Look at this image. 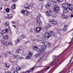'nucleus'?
Here are the masks:
<instances>
[{"label":"nucleus","instance_id":"obj_3","mask_svg":"<svg viewBox=\"0 0 73 73\" xmlns=\"http://www.w3.org/2000/svg\"><path fill=\"white\" fill-rule=\"evenodd\" d=\"M54 11L56 13H58L60 11V8L58 5H55L53 8Z\"/></svg>","mask_w":73,"mask_h":73},{"label":"nucleus","instance_id":"obj_35","mask_svg":"<svg viewBox=\"0 0 73 73\" xmlns=\"http://www.w3.org/2000/svg\"><path fill=\"white\" fill-rule=\"evenodd\" d=\"M20 38L21 39H23V38H25V36L23 35L20 36Z\"/></svg>","mask_w":73,"mask_h":73},{"label":"nucleus","instance_id":"obj_31","mask_svg":"<svg viewBox=\"0 0 73 73\" xmlns=\"http://www.w3.org/2000/svg\"><path fill=\"white\" fill-rule=\"evenodd\" d=\"M16 69L17 70L19 71V70H21V68L19 67H17L16 68Z\"/></svg>","mask_w":73,"mask_h":73},{"label":"nucleus","instance_id":"obj_39","mask_svg":"<svg viewBox=\"0 0 73 73\" xmlns=\"http://www.w3.org/2000/svg\"><path fill=\"white\" fill-rule=\"evenodd\" d=\"M51 1H52L53 3H56L57 1V0H50Z\"/></svg>","mask_w":73,"mask_h":73},{"label":"nucleus","instance_id":"obj_22","mask_svg":"<svg viewBox=\"0 0 73 73\" xmlns=\"http://www.w3.org/2000/svg\"><path fill=\"white\" fill-rule=\"evenodd\" d=\"M63 12L64 13H68V9H67V8H64L63 11Z\"/></svg>","mask_w":73,"mask_h":73},{"label":"nucleus","instance_id":"obj_2","mask_svg":"<svg viewBox=\"0 0 73 73\" xmlns=\"http://www.w3.org/2000/svg\"><path fill=\"white\" fill-rule=\"evenodd\" d=\"M21 13L23 14V15H26V16H28L31 15V13L27 10H25L24 9H23L21 11Z\"/></svg>","mask_w":73,"mask_h":73},{"label":"nucleus","instance_id":"obj_36","mask_svg":"<svg viewBox=\"0 0 73 73\" xmlns=\"http://www.w3.org/2000/svg\"><path fill=\"white\" fill-rule=\"evenodd\" d=\"M22 69H24V68H25V66L24 65H23L21 66Z\"/></svg>","mask_w":73,"mask_h":73},{"label":"nucleus","instance_id":"obj_29","mask_svg":"<svg viewBox=\"0 0 73 73\" xmlns=\"http://www.w3.org/2000/svg\"><path fill=\"white\" fill-rule=\"evenodd\" d=\"M41 55V54L40 53H39V54H37L36 55V58H39L40 57V56Z\"/></svg>","mask_w":73,"mask_h":73},{"label":"nucleus","instance_id":"obj_50","mask_svg":"<svg viewBox=\"0 0 73 73\" xmlns=\"http://www.w3.org/2000/svg\"><path fill=\"white\" fill-rule=\"evenodd\" d=\"M40 37V36L39 35H38L37 36V38H39Z\"/></svg>","mask_w":73,"mask_h":73},{"label":"nucleus","instance_id":"obj_7","mask_svg":"<svg viewBox=\"0 0 73 73\" xmlns=\"http://www.w3.org/2000/svg\"><path fill=\"white\" fill-rule=\"evenodd\" d=\"M37 23L39 24L40 25H42V22L41 21V20H40V17L38 16L37 17Z\"/></svg>","mask_w":73,"mask_h":73},{"label":"nucleus","instance_id":"obj_45","mask_svg":"<svg viewBox=\"0 0 73 73\" xmlns=\"http://www.w3.org/2000/svg\"><path fill=\"white\" fill-rule=\"evenodd\" d=\"M52 58L53 60H55L56 58V57L55 56H53L52 57Z\"/></svg>","mask_w":73,"mask_h":73},{"label":"nucleus","instance_id":"obj_46","mask_svg":"<svg viewBox=\"0 0 73 73\" xmlns=\"http://www.w3.org/2000/svg\"><path fill=\"white\" fill-rule=\"evenodd\" d=\"M13 57L14 58H16V56H15V55H14L13 56Z\"/></svg>","mask_w":73,"mask_h":73},{"label":"nucleus","instance_id":"obj_52","mask_svg":"<svg viewBox=\"0 0 73 73\" xmlns=\"http://www.w3.org/2000/svg\"><path fill=\"white\" fill-rule=\"evenodd\" d=\"M33 6V4L30 5V6H29V8H30V7H32Z\"/></svg>","mask_w":73,"mask_h":73},{"label":"nucleus","instance_id":"obj_60","mask_svg":"<svg viewBox=\"0 0 73 73\" xmlns=\"http://www.w3.org/2000/svg\"><path fill=\"white\" fill-rule=\"evenodd\" d=\"M72 58H71V60L69 62V63H70V62H71V61H72V60H72Z\"/></svg>","mask_w":73,"mask_h":73},{"label":"nucleus","instance_id":"obj_37","mask_svg":"<svg viewBox=\"0 0 73 73\" xmlns=\"http://www.w3.org/2000/svg\"><path fill=\"white\" fill-rule=\"evenodd\" d=\"M20 58V56L18 55H17L16 56V59H19Z\"/></svg>","mask_w":73,"mask_h":73},{"label":"nucleus","instance_id":"obj_25","mask_svg":"<svg viewBox=\"0 0 73 73\" xmlns=\"http://www.w3.org/2000/svg\"><path fill=\"white\" fill-rule=\"evenodd\" d=\"M3 38L5 40H7L8 38V35H5L3 36Z\"/></svg>","mask_w":73,"mask_h":73},{"label":"nucleus","instance_id":"obj_10","mask_svg":"<svg viewBox=\"0 0 73 73\" xmlns=\"http://www.w3.org/2000/svg\"><path fill=\"white\" fill-rule=\"evenodd\" d=\"M67 8L70 11H72L73 10V5L72 4H69L68 5Z\"/></svg>","mask_w":73,"mask_h":73},{"label":"nucleus","instance_id":"obj_44","mask_svg":"<svg viewBox=\"0 0 73 73\" xmlns=\"http://www.w3.org/2000/svg\"><path fill=\"white\" fill-rule=\"evenodd\" d=\"M3 35V33H0V38Z\"/></svg>","mask_w":73,"mask_h":73},{"label":"nucleus","instance_id":"obj_19","mask_svg":"<svg viewBox=\"0 0 73 73\" xmlns=\"http://www.w3.org/2000/svg\"><path fill=\"white\" fill-rule=\"evenodd\" d=\"M50 35V36H56V34L54 33L52 31H51Z\"/></svg>","mask_w":73,"mask_h":73},{"label":"nucleus","instance_id":"obj_1","mask_svg":"<svg viewBox=\"0 0 73 73\" xmlns=\"http://www.w3.org/2000/svg\"><path fill=\"white\" fill-rule=\"evenodd\" d=\"M41 48H39L38 51V52L40 53L41 54H44V49H45L46 48V46L45 44L42 45L41 46Z\"/></svg>","mask_w":73,"mask_h":73},{"label":"nucleus","instance_id":"obj_42","mask_svg":"<svg viewBox=\"0 0 73 73\" xmlns=\"http://www.w3.org/2000/svg\"><path fill=\"white\" fill-rule=\"evenodd\" d=\"M51 45V44L50 43H47V46H50Z\"/></svg>","mask_w":73,"mask_h":73},{"label":"nucleus","instance_id":"obj_53","mask_svg":"<svg viewBox=\"0 0 73 73\" xmlns=\"http://www.w3.org/2000/svg\"><path fill=\"white\" fill-rule=\"evenodd\" d=\"M13 73H19V72L17 71H15Z\"/></svg>","mask_w":73,"mask_h":73},{"label":"nucleus","instance_id":"obj_61","mask_svg":"<svg viewBox=\"0 0 73 73\" xmlns=\"http://www.w3.org/2000/svg\"><path fill=\"white\" fill-rule=\"evenodd\" d=\"M41 60V58H40V59H39V60H38V61H40V60Z\"/></svg>","mask_w":73,"mask_h":73},{"label":"nucleus","instance_id":"obj_38","mask_svg":"<svg viewBox=\"0 0 73 73\" xmlns=\"http://www.w3.org/2000/svg\"><path fill=\"white\" fill-rule=\"evenodd\" d=\"M41 9L42 10H43V12L44 11V7H43V6H42Z\"/></svg>","mask_w":73,"mask_h":73},{"label":"nucleus","instance_id":"obj_40","mask_svg":"<svg viewBox=\"0 0 73 73\" xmlns=\"http://www.w3.org/2000/svg\"><path fill=\"white\" fill-rule=\"evenodd\" d=\"M19 41H20V40H19V39H18L16 41V44L18 43V42H19Z\"/></svg>","mask_w":73,"mask_h":73},{"label":"nucleus","instance_id":"obj_8","mask_svg":"<svg viewBox=\"0 0 73 73\" xmlns=\"http://www.w3.org/2000/svg\"><path fill=\"white\" fill-rule=\"evenodd\" d=\"M42 30V28L40 27H38L35 29V31L37 33H40Z\"/></svg>","mask_w":73,"mask_h":73},{"label":"nucleus","instance_id":"obj_15","mask_svg":"<svg viewBox=\"0 0 73 73\" xmlns=\"http://www.w3.org/2000/svg\"><path fill=\"white\" fill-rule=\"evenodd\" d=\"M8 29L7 28L5 29H4L2 30V32L4 33H8Z\"/></svg>","mask_w":73,"mask_h":73},{"label":"nucleus","instance_id":"obj_17","mask_svg":"<svg viewBox=\"0 0 73 73\" xmlns=\"http://www.w3.org/2000/svg\"><path fill=\"white\" fill-rule=\"evenodd\" d=\"M51 22L52 24L54 25H57V21L54 20L52 21Z\"/></svg>","mask_w":73,"mask_h":73},{"label":"nucleus","instance_id":"obj_27","mask_svg":"<svg viewBox=\"0 0 73 73\" xmlns=\"http://www.w3.org/2000/svg\"><path fill=\"white\" fill-rule=\"evenodd\" d=\"M15 5H16V4H13V6L11 7V9H16V6Z\"/></svg>","mask_w":73,"mask_h":73},{"label":"nucleus","instance_id":"obj_41","mask_svg":"<svg viewBox=\"0 0 73 73\" xmlns=\"http://www.w3.org/2000/svg\"><path fill=\"white\" fill-rule=\"evenodd\" d=\"M56 62V61L53 62L51 64V65H54V64Z\"/></svg>","mask_w":73,"mask_h":73},{"label":"nucleus","instance_id":"obj_63","mask_svg":"<svg viewBox=\"0 0 73 73\" xmlns=\"http://www.w3.org/2000/svg\"><path fill=\"white\" fill-rule=\"evenodd\" d=\"M2 9V7H0V10H1Z\"/></svg>","mask_w":73,"mask_h":73},{"label":"nucleus","instance_id":"obj_48","mask_svg":"<svg viewBox=\"0 0 73 73\" xmlns=\"http://www.w3.org/2000/svg\"><path fill=\"white\" fill-rule=\"evenodd\" d=\"M58 2H62V1H63V0H58Z\"/></svg>","mask_w":73,"mask_h":73},{"label":"nucleus","instance_id":"obj_20","mask_svg":"<svg viewBox=\"0 0 73 73\" xmlns=\"http://www.w3.org/2000/svg\"><path fill=\"white\" fill-rule=\"evenodd\" d=\"M68 5L66 3H63L62 5V7L64 8H66L67 7H68Z\"/></svg>","mask_w":73,"mask_h":73},{"label":"nucleus","instance_id":"obj_9","mask_svg":"<svg viewBox=\"0 0 73 73\" xmlns=\"http://www.w3.org/2000/svg\"><path fill=\"white\" fill-rule=\"evenodd\" d=\"M47 2L46 5V7L47 9H48L50 8V5H51V3H50V2L49 1H47Z\"/></svg>","mask_w":73,"mask_h":73},{"label":"nucleus","instance_id":"obj_4","mask_svg":"<svg viewBox=\"0 0 73 73\" xmlns=\"http://www.w3.org/2000/svg\"><path fill=\"white\" fill-rule=\"evenodd\" d=\"M43 37L46 40H48L50 37V35L48 33L45 32L43 34Z\"/></svg>","mask_w":73,"mask_h":73},{"label":"nucleus","instance_id":"obj_21","mask_svg":"<svg viewBox=\"0 0 73 73\" xmlns=\"http://www.w3.org/2000/svg\"><path fill=\"white\" fill-rule=\"evenodd\" d=\"M61 16L62 18H63V19H68V17L66 15L64 14H62Z\"/></svg>","mask_w":73,"mask_h":73},{"label":"nucleus","instance_id":"obj_28","mask_svg":"<svg viewBox=\"0 0 73 73\" xmlns=\"http://www.w3.org/2000/svg\"><path fill=\"white\" fill-rule=\"evenodd\" d=\"M33 49L34 50H37L38 49V47H37V46H35L34 47Z\"/></svg>","mask_w":73,"mask_h":73},{"label":"nucleus","instance_id":"obj_13","mask_svg":"<svg viewBox=\"0 0 73 73\" xmlns=\"http://www.w3.org/2000/svg\"><path fill=\"white\" fill-rule=\"evenodd\" d=\"M68 26L67 25H66L64 26V27L63 29H62V31L64 32H65L66 31L68 30Z\"/></svg>","mask_w":73,"mask_h":73},{"label":"nucleus","instance_id":"obj_11","mask_svg":"<svg viewBox=\"0 0 73 73\" xmlns=\"http://www.w3.org/2000/svg\"><path fill=\"white\" fill-rule=\"evenodd\" d=\"M5 46H9V45H11V46L13 45V44H12V42H10L9 41H5Z\"/></svg>","mask_w":73,"mask_h":73},{"label":"nucleus","instance_id":"obj_64","mask_svg":"<svg viewBox=\"0 0 73 73\" xmlns=\"http://www.w3.org/2000/svg\"><path fill=\"white\" fill-rule=\"evenodd\" d=\"M39 1H44V0H39Z\"/></svg>","mask_w":73,"mask_h":73},{"label":"nucleus","instance_id":"obj_59","mask_svg":"<svg viewBox=\"0 0 73 73\" xmlns=\"http://www.w3.org/2000/svg\"><path fill=\"white\" fill-rule=\"evenodd\" d=\"M28 42H29L27 41V42H25V44H27V43H28Z\"/></svg>","mask_w":73,"mask_h":73},{"label":"nucleus","instance_id":"obj_49","mask_svg":"<svg viewBox=\"0 0 73 73\" xmlns=\"http://www.w3.org/2000/svg\"><path fill=\"white\" fill-rule=\"evenodd\" d=\"M54 17H56L57 15L56 14H54L53 15Z\"/></svg>","mask_w":73,"mask_h":73},{"label":"nucleus","instance_id":"obj_33","mask_svg":"<svg viewBox=\"0 0 73 73\" xmlns=\"http://www.w3.org/2000/svg\"><path fill=\"white\" fill-rule=\"evenodd\" d=\"M52 27V25H48L46 26V28L48 29L49 28H50V27Z\"/></svg>","mask_w":73,"mask_h":73},{"label":"nucleus","instance_id":"obj_56","mask_svg":"<svg viewBox=\"0 0 73 73\" xmlns=\"http://www.w3.org/2000/svg\"><path fill=\"white\" fill-rule=\"evenodd\" d=\"M13 1L14 2H16V1H17V0H13Z\"/></svg>","mask_w":73,"mask_h":73},{"label":"nucleus","instance_id":"obj_14","mask_svg":"<svg viewBox=\"0 0 73 73\" xmlns=\"http://www.w3.org/2000/svg\"><path fill=\"white\" fill-rule=\"evenodd\" d=\"M39 41H40L41 43L44 44L45 42V40L42 38H41L39 40Z\"/></svg>","mask_w":73,"mask_h":73},{"label":"nucleus","instance_id":"obj_16","mask_svg":"<svg viewBox=\"0 0 73 73\" xmlns=\"http://www.w3.org/2000/svg\"><path fill=\"white\" fill-rule=\"evenodd\" d=\"M25 7L27 9H30V8H29V5L27 3L25 4Z\"/></svg>","mask_w":73,"mask_h":73},{"label":"nucleus","instance_id":"obj_47","mask_svg":"<svg viewBox=\"0 0 73 73\" xmlns=\"http://www.w3.org/2000/svg\"><path fill=\"white\" fill-rule=\"evenodd\" d=\"M5 73H11V72L9 71H6Z\"/></svg>","mask_w":73,"mask_h":73},{"label":"nucleus","instance_id":"obj_43","mask_svg":"<svg viewBox=\"0 0 73 73\" xmlns=\"http://www.w3.org/2000/svg\"><path fill=\"white\" fill-rule=\"evenodd\" d=\"M49 69V67H48L45 70V71H46V70H48V69Z\"/></svg>","mask_w":73,"mask_h":73},{"label":"nucleus","instance_id":"obj_54","mask_svg":"<svg viewBox=\"0 0 73 73\" xmlns=\"http://www.w3.org/2000/svg\"><path fill=\"white\" fill-rule=\"evenodd\" d=\"M33 40L34 41H36V39L35 38H34Z\"/></svg>","mask_w":73,"mask_h":73},{"label":"nucleus","instance_id":"obj_23","mask_svg":"<svg viewBox=\"0 0 73 73\" xmlns=\"http://www.w3.org/2000/svg\"><path fill=\"white\" fill-rule=\"evenodd\" d=\"M6 66L7 68H9L11 66V64L9 63H7L6 64Z\"/></svg>","mask_w":73,"mask_h":73},{"label":"nucleus","instance_id":"obj_57","mask_svg":"<svg viewBox=\"0 0 73 73\" xmlns=\"http://www.w3.org/2000/svg\"><path fill=\"white\" fill-rule=\"evenodd\" d=\"M8 53L10 54H11V52L10 51H9L8 52Z\"/></svg>","mask_w":73,"mask_h":73},{"label":"nucleus","instance_id":"obj_24","mask_svg":"<svg viewBox=\"0 0 73 73\" xmlns=\"http://www.w3.org/2000/svg\"><path fill=\"white\" fill-rule=\"evenodd\" d=\"M5 25L6 26H7V27H9V22L8 21H7L5 23Z\"/></svg>","mask_w":73,"mask_h":73},{"label":"nucleus","instance_id":"obj_34","mask_svg":"<svg viewBox=\"0 0 73 73\" xmlns=\"http://www.w3.org/2000/svg\"><path fill=\"white\" fill-rule=\"evenodd\" d=\"M5 11L6 12H9V11H10V9L8 8H7L5 9Z\"/></svg>","mask_w":73,"mask_h":73},{"label":"nucleus","instance_id":"obj_6","mask_svg":"<svg viewBox=\"0 0 73 73\" xmlns=\"http://www.w3.org/2000/svg\"><path fill=\"white\" fill-rule=\"evenodd\" d=\"M46 15L50 16L52 15V11L51 10H48L46 12Z\"/></svg>","mask_w":73,"mask_h":73},{"label":"nucleus","instance_id":"obj_26","mask_svg":"<svg viewBox=\"0 0 73 73\" xmlns=\"http://www.w3.org/2000/svg\"><path fill=\"white\" fill-rule=\"evenodd\" d=\"M61 32H62V30H61V29L58 30L57 31V32L58 33V34H59V35H61Z\"/></svg>","mask_w":73,"mask_h":73},{"label":"nucleus","instance_id":"obj_12","mask_svg":"<svg viewBox=\"0 0 73 73\" xmlns=\"http://www.w3.org/2000/svg\"><path fill=\"white\" fill-rule=\"evenodd\" d=\"M5 18L8 19H11L12 18V15L11 14H7V16L5 17Z\"/></svg>","mask_w":73,"mask_h":73},{"label":"nucleus","instance_id":"obj_62","mask_svg":"<svg viewBox=\"0 0 73 73\" xmlns=\"http://www.w3.org/2000/svg\"><path fill=\"white\" fill-rule=\"evenodd\" d=\"M12 23H13V24H14V23H16L15 22H14L13 21H12Z\"/></svg>","mask_w":73,"mask_h":73},{"label":"nucleus","instance_id":"obj_32","mask_svg":"<svg viewBox=\"0 0 73 73\" xmlns=\"http://www.w3.org/2000/svg\"><path fill=\"white\" fill-rule=\"evenodd\" d=\"M8 52H6L5 54L3 53V54L4 56L7 57V55H8Z\"/></svg>","mask_w":73,"mask_h":73},{"label":"nucleus","instance_id":"obj_51","mask_svg":"<svg viewBox=\"0 0 73 73\" xmlns=\"http://www.w3.org/2000/svg\"><path fill=\"white\" fill-rule=\"evenodd\" d=\"M30 32H33V30L31 29L30 30Z\"/></svg>","mask_w":73,"mask_h":73},{"label":"nucleus","instance_id":"obj_18","mask_svg":"<svg viewBox=\"0 0 73 73\" xmlns=\"http://www.w3.org/2000/svg\"><path fill=\"white\" fill-rule=\"evenodd\" d=\"M21 50L19 48H18V50H16V53L17 54H18V53H17L18 52V53H21Z\"/></svg>","mask_w":73,"mask_h":73},{"label":"nucleus","instance_id":"obj_58","mask_svg":"<svg viewBox=\"0 0 73 73\" xmlns=\"http://www.w3.org/2000/svg\"><path fill=\"white\" fill-rule=\"evenodd\" d=\"M70 17H73V15L71 14L70 15Z\"/></svg>","mask_w":73,"mask_h":73},{"label":"nucleus","instance_id":"obj_55","mask_svg":"<svg viewBox=\"0 0 73 73\" xmlns=\"http://www.w3.org/2000/svg\"><path fill=\"white\" fill-rule=\"evenodd\" d=\"M13 27H14V28H16V26L14 25H13Z\"/></svg>","mask_w":73,"mask_h":73},{"label":"nucleus","instance_id":"obj_5","mask_svg":"<svg viewBox=\"0 0 73 73\" xmlns=\"http://www.w3.org/2000/svg\"><path fill=\"white\" fill-rule=\"evenodd\" d=\"M32 54L33 53L32 52H30L28 53V56H27L26 58V59H29L30 60L31 58V57H32Z\"/></svg>","mask_w":73,"mask_h":73},{"label":"nucleus","instance_id":"obj_30","mask_svg":"<svg viewBox=\"0 0 73 73\" xmlns=\"http://www.w3.org/2000/svg\"><path fill=\"white\" fill-rule=\"evenodd\" d=\"M5 42L4 40H1V43H2V44H3V45H4Z\"/></svg>","mask_w":73,"mask_h":73}]
</instances>
